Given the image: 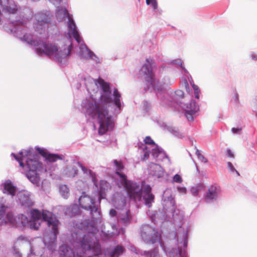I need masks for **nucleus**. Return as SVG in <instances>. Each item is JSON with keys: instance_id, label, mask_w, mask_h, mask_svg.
<instances>
[{"instance_id": "obj_4", "label": "nucleus", "mask_w": 257, "mask_h": 257, "mask_svg": "<svg viewBox=\"0 0 257 257\" xmlns=\"http://www.w3.org/2000/svg\"><path fill=\"white\" fill-rule=\"evenodd\" d=\"M164 214L157 212L154 216H151L152 222L155 223L157 218L166 220L170 217V211H173L172 219L174 225L177 227L175 237L177 241V248L165 246L161 238V234L155 228L149 225H144L141 228L142 239L146 243L155 244L158 243L168 257H187L186 249L187 246V238L189 226L184 222V213L180 210H175V201L171 194L170 189H166L162 197Z\"/></svg>"}, {"instance_id": "obj_46", "label": "nucleus", "mask_w": 257, "mask_h": 257, "mask_svg": "<svg viewBox=\"0 0 257 257\" xmlns=\"http://www.w3.org/2000/svg\"><path fill=\"white\" fill-rule=\"evenodd\" d=\"M253 110H254V111H255V115H256V116L257 117V107L256 108H254Z\"/></svg>"}, {"instance_id": "obj_39", "label": "nucleus", "mask_w": 257, "mask_h": 257, "mask_svg": "<svg viewBox=\"0 0 257 257\" xmlns=\"http://www.w3.org/2000/svg\"><path fill=\"white\" fill-rule=\"evenodd\" d=\"M118 215V211H116L115 209H112L109 211V215L111 217H115L117 215Z\"/></svg>"}, {"instance_id": "obj_45", "label": "nucleus", "mask_w": 257, "mask_h": 257, "mask_svg": "<svg viewBox=\"0 0 257 257\" xmlns=\"http://www.w3.org/2000/svg\"><path fill=\"white\" fill-rule=\"evenodd\" d=\"M238 101V95L236 93H235V101L237 102Z\"/></svg>"}, {"instance_id": "obj_3", "label": "nucleus", "mask_w": 257, "mask_h": 257, "mask_svg": "<svg viewBox=\"0 0 257 257\" xmlns=\"http://www.w3.org/2000/svg\"><path fill=\"white\" fill-rule=\"evenodd\" d=\"M33 16V11L29 8H25L21 14V20L12 21L9 26L5 25L4 29L5 31L14 35L21 41L36 47L35 52L38 55H45L59 63L62 62L70 53L72 37L70 39L68 36V44L62 47L55 43L44 42L43 40L50 36V13L48 11H43L35 15L33 26L36 33L35 35L26 32L27 22L31 19Z\"/></svg>"}, {"instance_id": "obj_10", "label": "nucleus", "mask_w": 257, "mask_h": 257, "mask_svg": "<svg viewBox=\"0 0 257 257\" xmlns=\"http://www.w3.org/2000/svg\"><path fill=\"white\" fill-rule=\"evenodd\" d=\"M145 144L140 148L141 160L146 161L149 158L151 151V156L157 161H164L166 160L170 163V160L162 149L157 146L154 141L149 136L144 139Z\"/></svg>"}, {"instance_id": "obj_7", "label": "nucleus", "mask_w": 257, "mask_h": 257, "mask_svg": "<svg viewBox=\"0 0 257 257\" xmlns=\"http://www.w3.org/2000/svg\"><path fill=\"white\" fill-rule=\"evenodd\" d=\"M92 231L87 234H82V229L72 234L70 241L73 248L66 245L60 246V257H82L84 250L95 249L97 253L100 251V245L96 239L95 231L96 228L92 226Z\"/></svg>"}, {"instance_id": "obj_8", "label": "nucleus", "mask_w": 257, "mask_h": 257, "mask_svg": "<svg viewBox=\"0 0 257 257\" xmlns=\"http://www.w3.org/2000/svg\"><path fill=\"white\" fill-rule=\"evenodd\" d=\"M116 173L118 178L117 184L119 187L125 189L129 196L135 200H140L143 195L145 205L149 208L152 206L154 202V196L151 193V187L150 185L128 181L126 176L120 172L123 169V166L120 161L115 160L113 161Z\"/></svg>"}, {"instance_id": "obj_11", "label": "nucleus", "mask_w": 257, "mask_h": 257, "mask_svg": "<svg viewBox=\"0 0 257 257\" xmlns=\"http://www.w3.org/2000/svg\"><path fill=\"white\" fill-rule=\"evenodd\" d=\"M56 17L57 20L61 22L65 18H67V36L71 39L73 37L78 43L80 42V35L77 30L76 26L72 16L68 13L67 10L62 7H57L56 11Z\"/></svg>"}, {"instance_id": "obj_2", "label": "nucleus", "mask_w": 257, "mask_h": 257, "mask_svg": "<svg viewBox=\"0 0 257 257\" xmlns=\"http://www.w3.org/2000/svg\"><path fill=\"white\" fill-rule=\"evenodd\" d=\"M83 81L89 96L82 101L81 111L87 119L97 122L98 134L103 135L114 127V118L109 107L112 106L113 114L117 115L124 107L121 94L115 88L112 93L110 84L101 78L96 80L87 76Z\"/></svg>"}, {"instance_id": "obj_25", "label": "nucleus", "mask_w": 257, "mask_h": 257, "mask_svg": "<svg viewBox=\"0 0 257 257\" xmlns=\"http://www.w3.org/2000/svg\"><path fill=\"white\" fill-rule=\"evenodd\" d=\"M66 213L70 216L78 214L80 213L79 207L76 204L71 205L69 208H67Z\"/></svg>"}, {"instance_id": "obj_38", "label": "nucleus", "mask_w": 257, "mask_h": 257, "mask_svg": "<svg viewBox=\"0 0 257 257\" xmlns=\"http://www.w3.org/2000/svg\"><path fill=\"white\" fill-rule=\"evenodd\" d=\"M182 85L184 87L186 91L188 92H190V88L189 84L186 79H185L182 83Z\"/></svg>"}, {"instance_id": "obj_35", "label": "nucleus", "mask_w": 257, "mask_h": 257, "mask_svg": "<svg viewBox=\"0 0 257 257\" xmlns=\"http://www.w3.org/2000/svg\"><path fill=\"white\" fill-rule=\"evenodd\" d=\"M92 55H90L89 59L94 61L96 63H99L101 62V60L98 58L93 52H92Z\"/></svg>"}, {"instance_id": "obj_42", "label": "nucleus", "mask_w": 257, "mask_h": 257, "mask_svg": "<svg viewBox=\"0 0 257 257\" xmlns=\"http://www.w3.org/2000/svg\"><path fill=\"white\" fill-rule=\"evenodd\" d=\"M226 156L229 158H234V155L233 152L230 150H227L226 151Z\"/></svg>"}, {"instance_id": "obj_31", "label": "nucleus", "mask_w": 257, "mask_h": 257, "mask_svg": "<svg viewBox=\"0 0 257 257\" xmlns=\"http://www.w3.org/2000/svg\"><path fill=\"white\" fill-rule=\"evenodd\" d=\"M195 154L197 155L199 160L201 162L204 163H206L208 162V160L203 155L201 154V153L198 149H196Z\"/></svg>"}, {"instance_id": "obj_30", "label": "nucleus", "mask_w": 257, "mask_h": 257, "mask_svg": "<svg viewBox=\"0 0 257 257\" xmlns=\"http://www.w3.org/2000/svg\"><path fill=\"white\" fill-rule=\"evenodd\" d=\"M170 132L178 138H182L183 137V135L180 132L179 130L174 127H171L169 128Z\"/></svg>"}, {"instance_id": "obj_5", "label": "nucleus", "mask_w": 257, "mask_h": 257, "mask_svg": "<svg viewBox=\"0 0 257 257\" xmlns=\"http://www.w3.org/2000/svg\"><path fill=\"white\" fill-rule=\"evenodd\" d=\"M156 68V64L151 58H147L145 63L142 66L140 73L144 75L146 82L147 89L151 91H155L156 96L161 105L165 107H173L174 103H178L179 105L185 111V115L189 121L193 120L194 115L198 112L199 107L194 100H191L189 103H185L179 101L184 95V92L181 90L174 92L170 88L165 85L169 83L159 82L155 78L154 70Z\"/></svg>"}, {"instance_id": "obj_28", "label": "nucleus", "mask_w": 257, "mask_h": 257, "mask_svg": "<svg viewBox=\"0 0 257 257\" xmlns=\"http://www.w3.org/2000/svg\"><path fill=\"white\" fill-rule=\"evenodd\" d=\"M59 191L62 196L64 198H67L69 195V188L65 185H60L59 187Z\"/></svg>"}, {"instance_id": "obj_14", "label": "nucleus", "mask_w": 257, "mask_h": 257, "mask_svg": "<svg viewBox=\"0 0 257 257\" xmlns=\"http://www.w3.org/2000/svg\"><path fill=\"white\" fill-rule=\"evenodd\" d=\"M221 190L220 187L217 184H213L208 187L204 195L205 201L207 203H212L217 201L220 197Z\"/></svg>"}, {"instance_id": "obj_49", "label": "nucleus", "mask_w": 257, "mask_h": 257, "mask_svg": "<svg viewBox=\"0 0 257 257\" xmlns=\"http://www.w3.org/2000/svg\"><path fill=\"white\" fill-rule=\"evenodd\" d=\"M138 1H139V2H140V0H138Z\"/></svg>"}, {"instance_id": "obj_33", "label": "nucleus", "mask_w": 257, "mask_h": 257, "mask_svg": "<svg viewBox=\"0 0 257 257\" xmlns=\"http://www.w3.org/2000/svg\"><path fill=\"white\" fill-rule=\"evenodd\" d=\"M227 168L230 172H231V173L235 172L238 176L239 175V173L235 169V168L233 167V165L232 164V163L231 162H228L227 163Z\"/></svg>"}, {"instance_id": "obj_15", "label": "nucleus", "mask_w": 257, "mask_h": 257, "mask_svg": "<svg viewBox=\"0 0 257 257\" xmlns=\"http://www.w3.org/2000/svg\"><path fill=\"white\" fill-rule=\"evenodd\" d=\"M81 169L83 172V175L77 182L78 185L79 186L81 183H84L85 186L87 187L90 183L92 182L94 185L97 187V179L96 174L83 165H82Z\"/></svg>"}, {"instance_id": "obj_18", "label": "nucleus", "mask_w": 257, "mask_h": 257, "mask_svg": "<svg viewBox=\"0 0 257 257\" xmlns=\"http://www.w3.org/2000/svg\"><path fill=\"white\" fill-rule=\"evenodd\" d=\"M1 188L4 194L13 197L16 195L17 188L10 180L5 181L1 185Z\"/></svg>"}, {"instance_id": "obj_26", "label": "nucleus", "mask_w": 257, "mask_h": 257, "mask_svg": "<svg viewBox=\"0 0 257 257\" xmlns=\"http://www.w3.org/2000/svg\"><path fill=\"white\" fill-rule=\"evenodd\" d=\"M188 81H189L190 84L192 85V88H193L194 91L195 97L196 99H198L199 98V93L200 90L198 86L195 85L194 83L193 80L191 76L188 77Z\"/></svg>"}, {"instance_id": "obj_19", "label": "nucleus", "mask_w": 257, "mask_h": 257, "mask_svg": "<svg viewBox=\"0 0 257 257\" xmlns=\"http://www.w3.org/2000/svg\"><path fill=\"white\" fill-rule=\"evenodd\" d=\"M118 211V219L124 225L129 224L132 220V216L128 207L122 209Z\"/></svg>"}, {"instance_id": "obj_12", "label": "nucleus", "mask_w": 257, "mask_h": 257, "mask_svg": "<svg viewBox=\"0 0 257 257\" xmlns=\"http://www.w3.org/2000/svg\"><path fill=\"white\" fill-rule=\"evenodd\" d=\"M124 251L123 247L119 245L113 248L107 249L104 253V257H118ZM82 257H101V248L99 252H96L93 248L89 250H84Z\"/></svg>"}, {"instance_id": "obj_47", "label": "nucleus", "mask_w": 257, "mask_h": 257, "mask_svg": "<svg viewBox=\"0 0 257 257\" xmlns=\"http://www.w3.org/2000/svg\"><path fill=\"white\" fill-rule=\"evenodd\" d=\"M31 1L33 2H37V1H39V0H31Z\"/></svg>"}, {"instance_id": "obj_16", "label": "nucleus", "mask_w": 257, "mask_h": 257, "mask_svg": "<svg viewBox=\"0 0 257 257\" xmlns=\"http://www.w3.org/2000/svg\"><path fill=\"white\" fill-rule=\"evenodd\" d=\"M16 201L18 203L26 207H31L34 204L32 193L27 190L18 192L17 194Z\"/></svg>"}, {"instance_id": "obj_1", "label": "nucleus", "mask_w": 257, "mask_h": 257, "mask_svg": "<svg viewBox=\"0 0 257 257\" xmlns=\"http://www.w3.org/2000/svg\"><path fill=\"white\" fill-rule=\"evenodd\" d=\"M7 209L6 199L0 197V228L10 225L19 227L28 226L31 229H38L42 222H46L47 225V230L44 235L43 240L41 238H31L23 235L19 236L17 239V245H23L29 248L27 257H42L44 250V245L50 250L55 249L60 222L54 214L47 210L41 212L37 209H33L30 212L31 217L29 220L24 214L14 216L13 212H7Z\"/></svg>"}, {"instance_id": "obj_21", "label": "nucleus", "mask_w": 257, "mask_h": 257, "mask_svg": "<svg viewBox=\"0 0 257 257\" xmlns=\"http://www.w3.org/2000/svg\"><path fill=\"white\" fill-rule=\"evenodd\" d=\"M96 187L97 189V191L95 193H98L99 196H100V199L101 200L102 199L105 198L106 192L110 189L111 186L109 183L107 181L101 180L99 183V187L97 185Z\"/></svg>"}, {"instance_id": "obj_22", "label": "nucleus", "mask_w": 257, "mask_h": 257, "mask_svg": "<svg viewBox=\"0 0 257 257\" xmlns=\"http://www.w3.org/2000/svg\"><path fill=\"white\" fill-rule=\"evenodd\" d=\"M80 42H77L79 44V56L81 59L87 60L89 59L90 57V55H92V51H90L86 45L84 43H81L82 39L81 37L80 36Z\"/></svg>"}, {"instance_id": "obj_48", "label": "nucleus", "mask_w": 257, "mask_h": 257, "mask_svg": "<svg viewBox=\"0 0 257 257\" xmlns=\"http://www.w3.org/2000/svg\"><path fill=\"white\" fill-rule=\"evenodd\" d=\"M121 231H122V233H123L124 231V230H123L122 229H121Z\"/></svg>"}, {"instance_id": "obj_32", "label": "nucleus", "mask_w": 257, "mask_h": 257, "mask_svg": "<svg viewBox=\"0 0 257 257\" xmlns=\"http://www.w3.org/2000/svg\"><path fill=\"white\" fill-rule=\"evenodd\" d=\"M21 245L16 244V241L15 242V245L14 246V255L15 257H22V254L19 250L18 248H17V247L20 246ZM23 246V245H22Z\"/></svg>"}, {"instance_id": "obj_17", "label": "nucleus", "mask_w": 257, "mask_h": 257, "mask_svg": "<svg viewBox=\"0 0 257 257\" xmlns=\"http://www.w3.org/2000/svg\"><path fill=\"white\" fill-rule=\"evenodd\" d=\"M82 164L79 162H73L72 164L68 165L64 169L63 173L64 175L73 178L78 174V168H81Z\"/></svg>"}, {"instance_id": "obj_20", "label": "nucleus", "mask_w": 257, "mask_h": 257, "mask_svg": "<svg viewBox=\"0 0 257 257\" xmlns=\"http://www.w3.org/2000/svg\"><path fill=\"white\" fill-rule=\"evenodd\" d=\"M148 169L149 174L152 176L160 178L164 176V169L160 165L157 164H151Z\"/></svg>"}, {"instance_id": "obj_40", "label": "nucleus", "mask_w": 257, "mask_h": 257, "mask_svg": "<svg viewBox=\"0 0 257 257\" xmlns=\"http://www.w3.org/2000/svg\"><path fill=\"white\" fill-rule=\"evenodd\" d=\"M151 106L150 103L147 101H145L144 102V107H145V109H146V111H148Z\"/></svg>"}, {"instance_id": "obj_34", "label": "nucleus", "mask_w": 257, "mask_h": 257, "mask_svg": "<svg viewBox=\"0 0 257 257\" xmlns=\"http://www.w3.org/2000/svg\"><path fill=\"white\" fill-rule=\"evenodd\" d=\"M173 182L181 183L183 181L181 176L179 174H176L173 177L172 180Z\"/></svg>"}, {"instance_id": "obj_23", "label": "nucleus", "mask_w": 257, "mask_h": 257, "mask_svg": "<svg viewBox=\"0 0 257 257\" xmlns=\"http://www.w3.org/2000/svg\"><path fill=\"white\" fill-rule=\"evenodd\" d=\"M129 249L131 251L135 252L136 254L141 253V254H143L146 257H160L158 251L156 249H154L153 251H144L143 253L142 252L140 253L139 250H138L136 247L133 245H130Z\"/></svg>"}, {"instance_id": "obj_36", "label": "nucleus", "mask_w": 257, "mask_h": 257, "mask_svg": "<svg viewBox=\"0 0 257 257\" xmlns=\"http://www.w3.org/2000/svg\"><path fill=\"white\" fill-rule=\"evenodd\" d=\"M172 63H173V64H174V65H178L180 66V67L182 68L184 70L185 72H187L186 70L184 68H183V66H182V60H173V61H172Z\"/></svg>"}, {"instance_id": "obj_41", "label": "nucleus", "mask_w": 257, "mask_h": 257, "mask_svg": "<svg viewBox=\"0 0 257 257\" xmlns=\"http://www.w3.org/2000/svg\"><path fill=\"white\" fill-rule=\"evenodd\" d=\"M241 128H239V127H237V128L233 127L231 129V132H232V133L236 134H240L241 132Z\"/></svg>"}, {"instance_id": "obj_24", "label": "nucleus", "mask_w": 257, "mask_h": 257, "mask_svg": "<svg viewBox=\"0 0 257 257\" xmlns=\"http://www.w3.org/2000/svg\"><path fill=\"white\" fill-rule=\"evenodd\" d=\"M111 227L112 229H113L112 231H110L109 230L107 231L106 232L102 231V235L104 239H109L111 237L118 235L120 233V231H118L117 230L116 225H111Z\"/></svg>"}, {"instance_id": "obj_9", "label": "nucleus", "mask_w": 257, "mask_h": 257, "mask_svg": "<svg viewBox=\"0 0 257 257\" xmlns=\"http://www.w3.org/2000/svg\"><path fill=\"white\" fill-rule=\"evenodd\" d=\"M101 199L97 193H93L91 195L82 192L79 198L80 207L90 211L92 218L94 221H98L101 218L100 204Z\"/></svg>"}, {"instance_id": "obj_44", "label": "nucleus", "mask_w": 257, "mask_h": 257, "mask_svg": "<svg viewBox=\"0 0 257 257\" xmlns=\"http://www.w3.org/2000/svg\"><path fill=\"white\" fill-rule=\"evenodd\" d=\"M251 58L253 60H257V56L255 54H252L251 55Z\"/></svg>"}, {"instance_id": "obj_27", "label": "nucleus", "mask_w": 257, "mask_h": 257, "mask_svg": "<svg viewBox=\"0 0 257 257\" xmlns=\"http://www.w3.org/2000/svg\"><path fill=\"white\" fill-rule=\"evenodd\" d=\"M203 188V186L202 184H198L190 188V191L191 194L194 196H198L199 192Z\"/></svg>"}, {"instance_id": "obj_43", "label": "nucleus", "mask_w": 257, "mask_h": 257, "mask_svg": "<svg viewBox=\"0 0 257 257\" xmlns=\"http://www.w3.org/2000/svg\"><path fill=\"white\" fill-rule=\"evenodd\" d=\"M51 3L55 6H58L60 4L61 0H49Z\"/></svg>"}, {"instance_id": "obj_37", "label": "nucleus", "mask_w": 257, "mask_h": 257, "mask_svg": "<svg viewBox=\"0 0 257 257\" xmlns=\"http://www.w3.org/2000/svg\"><path fill=\"white\" fill-rule=\"evenodd\" d=\"M177 190L181 194H185L187 192V189L184 187L178 186Z\"/></svg>"}, {"instance_id": "obj_6", "label": "nucleus", "mask_w": 257, "mask_h": 257, "mask_svg": "<svg viewBox=\"0 0 257 257\" xmlns=\"http://www.w3.org/2000/svg\"><path fill=\"white\" fill-rule=\"evenodd\" d=\"M11 156L19 162L27 178L34 184L39 182L40 176L43 174L52 176V172L57 168L54 163L64 159L62 155L49 153L45 149L39 147L24 149L18 155L12 153Z\"/></svg>"}, {"instance_id": "obj_13", "label": "nucleus", "mask_w": 257, "mask_h": 257, "mask_svg": "<svg viewBox=\"0 0 257 257\" xmlns=\"http://www.w3.org/2000/svg\"><path fill=\"white\" fill-rule=\"evenodd\" d=\"M123 191V194L122 192H116L113 194L111 198V203L112 205L117 210L127 207L126 199L127 197L124 194L125 193L131 199L134 200L136 202L140 201V200H135L131 198L127 194L125 189ZM142 199V198L141 199ZM141 200H140L141 201Z\"/></svg>"}, {"instance_id": "obj_29", "label": "nucleus", "mask_w": 257, "mask_h": 257, "mask_svg": "<svg viewBox=\"0 0 257 257\" xmlns=\"http://www.w3.org/2000/svg\"><path fill=\"white\" fill-rule=\"evenodd\" d=\"M146 4L151 6L153 10L157 12L158 11V3L157 0H146Z\"/></svg>"}]
</instances>
